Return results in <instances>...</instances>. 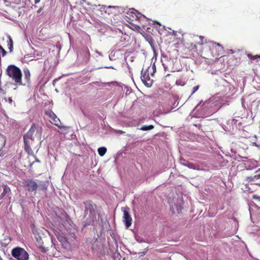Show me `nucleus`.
<instances>
[{"mask_svg": "<svg viewBox=\"0 0 260 260\" xmlns=\"http://www.w3.org/2000/svg\"><path fill=\"white\" fill-rule=\"evenodd\" d=\"M6 72L7 74L14 81L16 84L22 85V73L19 68L14 65H10L8 67Z\"/></svg>", "mask_w": 260, "mask_h": 260, "instance_id": "nucleus-1", "label": "nucleus"}, {"mask_svg": "<svg viewBox=\"0 0 260 260\" xmlns=\"http://www.w3.org/2000/svg\"><path fill=\"white\" fill-rule=\"evenodd\" d=\"M38 139H41L42 135V129L38 125L33 124L27 133L23 136V140L34 139L33 135Z\"/></svg>", "mask_w": 260, "mask_h": 260, "instance_id": "nucleus-2", "label": "nucleus"}, {"mask_svg": "<svg viewBox=\"0 0 260 260\" xmlns=\"http://www.w3.org/2000/svg\"><path fill=\"white\" fill-rule=\"evenodd\" d=\"M11 254L18 260H28L29 258L28 253L23 248L18 247L13 249Z\"/></svg>", "mask_w": 260, "mask_h": 260, "instance_id": "nucleus-3", "label": "nucleus"}, {"mask_svg": "<svg viewBox=\"0 0 260 260\" xmlns=\"http://www.w3.org/2000/svg\"><path fill=\"white\" fill-rule=\"evenodd\" d=\"M141 78L143 83L147 87L151 86L153 83V80L150 79L147 70H144L143 69L142 70Z\"/></svg>", "mask_w": 260, "mask_h": 260, "instance_id": "nucleus-4", "label": "nucleus"}, {"mask_svg": "<svg viewBox=\"0 0 260 260\" xmlns=\"http://www.w3.org/2000/svg\"><path fill=\"white\" fill-rule=\"evenodd\" d=\"M123 212V221L127 228H129L132 224V218L129 215V209L128 207H124L122 208Z\"/></svg>", "mask_w": 260, "mask_h": 260, "instance_id": "nucleus-5", "label": "nucleus"}, {"mask_svg": "<svg viewBox=\"0 0 260 260\" xmlns=\"http://www.w3.org/2000/svg\"><path fill=\"white\" fill-rule=\"evenodd\" d=\"M25 186L27 187V190L29 191L36 190L38 188L37 183L31 180L26 181L25 183Z\"/></svg>", "mask_w": 260, "mask_h": 260, "instance_id": "nucleus-6", "label": "nucleus"}, {"mask_svg": "<svg viewBox=\"0 0 260 260\" xmlns=\"http://www.w3.org/2000/svg\"><path fill=\"white\" fill-rule=\"evenodd\" d=\"M24 149L28 154H32L33 151L30 147L29 142L28 140H24Z\"/></svg>", "mask_w": 260, "mask_h": 260, "instance_id": "nucleus-7", "label": "nucleus"}, {"mask_svg": "<svg viewBox=\"0 0 260 260\" xmlns=\"http://www.w3.org/2000/svg\"><path fill=\"white\" fill-rule=\"evenodd\" d=\"M84 205L85 206V214H87L88 211H89L90 213H91L92 211L94 210L91 203L89 201H87L84 202Z\"/></svg>", "mask_w": 260, "mask_h": 260, "instance_id": "nucleus-8", "label": "nucleus"}, {"mask_svg": "<svg viewBox=\"0 0 260 260\" xmlns=\"http://www.w3.org/2000/svg\"><path fill=\"white\" fill-rule=\"evenodd\" d=\"M54 124L58 127L60 129H66L68 127L63 125H61V122L58 118L56 116V118H53V119Z\"/></svg>", "mask_w": 260, "mask_h": 260, "instance_id": "nucleus-9", "label": "nucleus"}, {"mask_svg": "<svg viewBox=\"0 0 260 260\" xmlns=\"http://www.w3.org/2000/svg\"><path fill=\"white\" fill-rule=\"evenodd\" d=\"M224 86H225L224 92L226 94L230 93L233 92V91H235L234 87L231 84H230L229 83H226V85H225Z\"/></svg>", "mask_w": 260, "mask_h": 260, "instance_id": "nucleus-10", "label": "nucleus"}, {"mask_svg": "<svg viewBox=\"0 0 260 260\" xmlns=\"http://www.w3.org/2000/svg\"><path fill=\"white\" fill-rule=\"evenodd\" d=\"M7 46L10 52H11L13 51V42L12 38L10 36H8V40L7 41Z\"/></svg>", "mask_w": 260, "mask_h": 260, "instance_id": "nucleus-11", "label": "nucleus"}, {"mask_svg": "<svg viewBox=\"0 0 260 260\" xmlns=\"http://www.w3.org/2000/svg\"><path fill=\"white\" fill-rule=\"evenodd\" d=\"M247 163L249 164L248 169H252V168H255L258 166V162L255 160H250Z\"/></svg>", "mask_w": 260, "mask_h": 260, "instance_id": "nucleus-12", "label": "nucleus"}, {"mask_svg": "<svg viewBox=\"0 0 260 260\" xmlns=\"http://www.w3.org/2000/svg\"><path fill=\"white\" fill-rule=\"evenodd\" d=\"M23 73L25 79L27 82H28L30 80V76L29 70L27 68H25L23 70Z\"/></svg>", "mask_w": 260, "mask_h": 260, "instance_id": "nucleus-13", "label": "nucleus"}, {"mask_svg": "<svg viewBox=\"0 0 260 260\" xmlns=\"http://www.w3.org/2000/svg\"><path fill=\"white\" fill-rule=\"evenodd\" d=\"M98 152L101 156H103L107 152V149L104 147H100L98 148Z\"/></svg>", "mask_w": 260, "mask_h": 260, "instance_id": "nucleus-14", "label": "nucleus"}, {"mask_svg": "<svg viewBox=\"0 0 260 260\" xmlns=\"http://www.w3.org/2000/svg\"><path fill=\"white\" fill-rule=\"evenodd\" d=\"M153 128H154V126L152 125H148V126L147 125H143L140 128V129L142 130V131H149V130L152 129Z\"/></svg>", "mask_w": 260, "mask_h": 260, "instance_id": "nucleus-15", "label": "nucleus"}, {"mask_svg": "<svg viewBox=\"0 0 260 260\" xmlns=\"http://www.w3.org/2000/svg\"><path fill=\"white\" fill-rule=\"evenodd\" d=\"M8 190H9V188L6 185H5L4 186L3 192L0 196V200L2 199L5 196V194L7 193Z\"/></svg>", "mask_w": 260, "mask_h": 260, "instance_id": "nucleus-16", "label": "nucleus"}, {"mask_svg": "<svg viewBox=\"0 0 260 260\" xmlns=\"http://www.w3.org/2000/svg\"><path fill=\"white\" fill-rule=\"evenodd\" d=\"M46 113L52 119L53 118H56V115L52 111H47Z\"/></svg>", "mask_w": 260, "mask_h": 260, "instance_id": "nucleus-17", "label": "nucleus"}, {"mask_svg": "<svg viewBox=\"0 0 260 260\" xmlns=\"http://www.w3.org/2000/svg\"><path fill=\"white\" fill-rule=\"evenodd\" d=\"M2 53V56H5L7 52L5 51V50L2 47L1 45H0V54Z\"/></svg>", "mask_w": 260, "mask_h": 260, "instance_id": "nucleus-18", "label": "nucleus"}, {"mask_svg": "<svg viewBox=\"0 0 260 260\" xmlns=\"http://www.w3.org/2000/svg\"><path fill=\"white\" fill-rule=\"evenodd\" d=\"M199 88V85L194 86L193 88V91L191 93V94H193L196 91H197L198 90Z\"/></svg>", "mask_w": 260, "mask_h": 260, "instance_id": "nucleus-19", "label": "nucleus"}, {"mask_svg": "<svg viewBox=\"0 0 260 260\" xmlns=\"http://www.w3.org/2000/svg\"><path fill=\"white\" fill-rule=\"evenodd\" d=\"M131 13H134V14H135L136 15H137V13L138 14H140V13H138V12L137 10H135V9H132V10H131ZM136 16H137V17H138V15H136Z\"/></svg>", "mask_w": 260, "mask_h": 260, "instance_id": "nucleus-20", "label": "nucleus"}, {"mask_svg": "<svg viewBox=\"0 0 260 260\" xmlns=\"http://www.w3.org/2000/svg\"><path fill=\"white\" fill-rule=\"evenodd\" d=\"M85 55H86L87 60H88L90 56V53L88 50H86Z\"/></svg>", "mask_w": 260, "mask_h": 260, "instance_id": "nucleus-21", "label": "nucleus"}, {"mask_svg": "<svg viewBox=\"0 0 260 260\" xmlns=\"http://www.w3.org/2000/svg\"><path fill=\"white\" fill-rule=\"evenodd\" d=\"M185 166H187L190 168H194V165L191 163H189L188 165L184 164Z\"/></svg>", "mask_w": 260, "mask_h": 260, "instance_id": "nucleus-22", "label": "nucleus"}, {"mask_svg": "<svg viewBox=\"0 0 260 260\" xmlns=\"http://www.w3.org/2000/svg\"><path fill=\"white\" fill-rule=\"evenodd\" d=\"M249 58H251L252 60H254L256 58V56H253L252 55H251L250 54H247Z\"/></svg>", "mask_w": 260, "mask_h": 260, "instance_id": "nucleus-23", "label": "nucleus"}, {"mask_svg": "<svg viewBox=\"0 0 260 260\" xmlns=\"http://www.w3.org/2000/svg\"><path fill=\"white\" fill-rule=\"evenodd\" d=\"M147 251V250H146L144 251H143V252H140L139 253V254H140L141 255V256L144 255L146 254Z\"/></svg>", "mask_w": 260, "mask_h": 260, "instance_id": "nucleus-24", "label": "nucleus"}, {"mask_svg": "<svg viewBox=\"0 0 260 260\" xmlns=\"http://www.w3.org/2000/svg\"><path fill=\"white\" fill-rule=\"evenodd\" d=\"M253 198L254 199H257V200H258L260 201V197L259 196H254L253 197Z\"/></svg>", "mask_w": 260, "mask_h": 260, "instance_id": "nucleus-25", "label": "nucleus"}, {"mask_svg": "<svg viewBox=\"0 0 260 260\" xmlns=\"http://www.w3.org/2000/svg\"><path fill=\"white\" fill-rule=\"evenodd\" d=\"M4 155L3 151L1 150H0V157L3 156Z\"/></svg>", "mask_w": 260, "mask_h": 260, "instance_id": "nucleus-26", "label": "nucleus"}, {"mask_svg": "<svg viewBox=\"0 0 260 260\" xmlns=\"http://www.w3.org/2000/svg\"><path fill=\"white\" fill-rule=\"evenodd\" d=\"M9 102L10 103H11V104L12 103V98H9Z\"/></svg>", "mask_w": 260, "mask_h": 260, "instance_id": "nucleus-27", "label": "nucleus"}, {"mask_svg": "<svg viewBox=\"0 0 260 260\" xmlns=\"http://www.w3.org/2000/svg\"><path fill=\"white\" fill-rule=\"evenodd\" d=\"M40 0H35V4H37L40 2Z\"/></svg>", "mask_w": 260, "mask_h": 260, "instance_id": "nucleus-28", "label": "nucleus"}, {"mask_svg": "<svg viewBox=\"0 0 260 260\" xmlns=\"http://www.w3.org/2000/svg\"><path fill=\"white\" fill-rule=\"evenodd\" d=\"M182 207L181 206L179 207V208H177V210L179 211V210H181Z\"/></svg>", "mask_w": 260, "mask_h": 260, "instance_id": "nucleus-29", "label": "nucleus"}, {"mask_svg": "<svg viewBox=\"0 0 260 260\" xmlns=\"http://www.w3.org/2000/svg\"><path fill=\"white\" fill-rule=\"evenodd\" d=\"M40 248L42 249V251L43 252H45V249H44V247H40Z\"/></svg>", "mask_w": 260, "mask_h": 260, "instance_id": "nucleus-30", "label": "nucleus"}, {"mask_svg": "<svg viewBox=\"0 0 260 260\" xmlns=\"http://www.w3.org/2000/svg\"><path fill=\"white\" fill-rule=\"evenodd\" d=\"M217 45L219 46V47H221V49H223V47L218 43H216Z\"/></svg>", "mask_w": 260, "mask_h": 260, "instance_id": "nucleus-31", "label": "nucleus"}, {"mask_svg": "<svg viewBox=\"0 0 260 260\" xmlns=\"http://www.w3.org/2000/svg\"><path fill=\"white\" fill-rule=\"evenodd\" d=\"M217 45L219 46V47H221V49H223V47L218 43H216Z\"/></svg>", "mask_w": 260, "mask_h": 260, "instance_id": "nucleus-32", "label": "nucleus"}, {"mask_svg": "<svg viewBox=\"0 0 260 260\" xmlns=\"http://www.w3.org/2000/svg\"><path fill=\"white\" fill-rule=\"evenodd\" d=\"M41 11V9H40L39 10H38L37 13H40Z\"/></svg>", "mask_w": 260, "mask_h": 260, "instance_id": "nucleus-33", "label": "nucleus"}, {"mask_svg": "<svg viewBox=\"0 0 260 260\" xmlns=\"http://www.w3.org/2000/svg\"><path fill=\"white\" fill-rule=\"evenodd\" d=\"M106 68H108V69H113V68L112 67H106Z\"/></svg>", "mask_w": 260, "mask_h": 260, "instance_id": "nucleus-34", "label": "nucleus"}, {"mask_svg": "<svg viewBox=\"0 0 260 260\" xmlns=\"http://www.w3.org/2000/svg\"><path fill=\"white\" fill-rule=\"evenodd\" d=\"M155 23L159 24V25H160V24L159 23V22H157V21H155Z\"/></svg>", "mask_w": 260, "mask_h": 260, "instance_id": "nucleus-35", "label": "nucleus"}, {"mask_svg": "<svg viewBox=\"0 0 260 260\" xmlns=\"http://www.w3.org/2000/svg\"><path fill=\"white\" fill-rule=\"evenodd\" d=\"M176 83H177V84H178V85H180V84L179 83V81H176Z\"/></svg>", "mask_w": 260, "mask_h": 260, "instance_id": "nucleus-36", "label": "nucleus"}, {"mask_svg": "<svg viewBox=\"0 0 260 260\" xmlns=\"http://www.w3.org/2000/svg\"><path fill=\"white\" fill-rule=\"evenodd\" d=\"M254 145L255 146H257V144H256V143H254Z\"/></svg>", "mask_w": 260, "mask_h": 260, "instance_id": "nucleus-37", "label": "nucleus"}, {"mask_svg": "<svg viewBox=\"0 0 260 260\" xmlns=\"http://www.w3.org/2000/svg\"><path fill=\"white\" fill-rule=\"evenodd\" d=\"M200 38L201 39H203V37H202V36H200Z\"/></svg>", "mask_w": 260, "mask_h": 260, "instance_id": "nucleus-38", "label": "nucleus"}, {"mask_svg": "<svg viewBox=\"0 0 260 260\" xmlns=\"http://www.w3.org/2000/svg\"><path fill=\"white\" fill-rule=\"evenodd\" d=\"M96 52L98 53V54H100V52H98V51H97Z\"/></svg>", "mask_w": 260, "mask_h": 260, "instance_id": "nucleus-39", "label": "nucleus"}, {"mask_svg": "<svg viewBox=\"0 0 260 260\" xmlns=\"http://www.w3.org/2000/svg\"><path fill=\"white\" fill-rule=\"evenodd\" d=\"M36 161H37V162H39V160H38V159H36Z\"/></svg>", "mask_w": 260, "mask_h": 260, "instance_id": "nucleus-40", "label": "nucleus"}, {"mask_svg": "<svg viewBox=\"0 0 260 260\" xmlns=\"http://www.w3.org/2000/svg\"><path fill=\"white\" fill-rule=\"evenodd\" d=\"M258 57H260V56H258Z\"/></svg>", "mask_w": 260, "mask_h": 260, "instance_id": "nucleus-41", "label": "nucleus"}]
</instances>
